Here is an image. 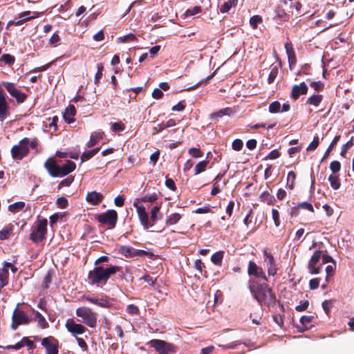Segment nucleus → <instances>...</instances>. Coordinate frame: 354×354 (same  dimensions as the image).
<instances>
[{
	"mask_svg": "<svg viewBox=\"0 0 354 354\" xmlns=\"http://www.w3.org/2000/svg\"><path fill=\"white\" fill-rule=\"evenodd\" d=\"M248 288L253 297L261 306L266 305L270 307L276 304V295L266 282L260 283L256 279H250L248 281Z\"/></svg>",
	"mask_w": 354,
	"mask_h": 354,
	"instance_id": "f257e3e1",
	"label": "nucleus"
},
{
	"mask_svg": "<svg viewBox=\"0 0 354 354\" xmlns=\"http://www.w3.org/2000/svg\"><path fill=\"white\" fill-rule=\"evenodd\" d=\"M122 268L118 266L106 265L95 266L88 273V283L97 286L105 285L111 277L121 271Z\"/></svg>",
	"mask_w": 354,
	"mask_h": 354,
	"instance_id": "f03ea898",
	"label": "nucleus"
},
{
	"mask_svg": "<svg viewBox=\"0 0 354 354\" xmlns=\"http://www.w3.org/2000/svg\"><path fill=\"white\" fill-rule=\"evenodd\" d=\"M76 315L82 319V322L90 328H95L97 314L90 308L80 307L76 309Z\"/></svg>",
	"mask_w": 354,
	"mask_h": 354,
	"instance_id": "7ed1b4c3",
	"label": "nucleus"
},
{
	"mask_svg": "<svg viewBox=\"0 0 354 354\" xmlns=\"http://www.w3.org/2000/svg\"><path fill=\"white\" fill-rule=\"evenodd\" d=\"M147 345L153 348L158 354H171L176 352V347L162 339H153L147 342Z\"/></svg>",
	"mask_w": 354,
	"mask_h": 354,
	"instance_id": "20e7f679",
	"label": "nucleus"
},
{
	"mask_svg": "<svg viewBox=\"0 0 354 354\" xmlns=\"http://www.w3.org/2000/svg\"><path fill=\"white\" fill-rule=\"evenodd\" d=\"M322 257V250H315L310 259H309L307 265L308 272L311 274H318L323 269V264L321 258Z\"/></svg>",
	"mask_w": 354,
	"mask_h": 354,
	"instance_id": "39448f33",
	"label": "nucleus"
},
{
	"mask_svg": "<svg viewBox=\"0 0 354 354\" xmlns=\"http://www.w3.org/2000/svg\"><path fill=\"white\" fill-rule=\"evenodd\" d=\"M47 219L43 218L37 221L36 227L30 234V239L34 243H39L45 239L47 232Z\"/></svg>",
	"mask_w": 354,
	"mask_h": 354,
	"instance_id": "423d86ee",
	"label": "nucleus"
},
{
	"mask_svg": "<svg viewBox=\"0 0 354 354\" xmlns=\"http://www.w3.org/2000/svg\"><path fill=\"white\" fill-rule=\"evenodd\" d=\"M29 139H22L18 145H14L11 149L12 157L14 160H21L29 153Z\"/></svg>",
	"mask_w": 354,
	"mask_h": 354,
	"instance_id": "0eeeda50",
	"label": "nucleus"
},
{
	"mask_svg": "<svg viewBox=\"0 0 354 354\" xmlns=\"http://www.w3.org/2000/svg\"><path fill=\"white\" fill-rule=\"evenodd\" d=\"M118 218V213L114 209H109L106 212L98 214L96 216L97 221L103 225H108L109 229L115 227Z\"/></svg>",
	"mask_w": 354,
	"mask_h": 354,
	"instance_id": "6e6552de",
	"label": "nucleus"
},
{
	"mask_svg": "<svg viewBox=\"0 0 354 354\" xmlns=\"http://www.w3.org/2000/svg\"><path fill=\"white\" fill-rule=\"evenodd\" d=\"M263 262L267 269L268 276H275L279 270V266L274 256L267 250L263 252Z\"/></svg>",
	"mask_w": 354,
	"mask_h": 354,
	"instance_id": "1a4fd4ad",
	"label": "nucleus"
},
{
	"mask_svg": "<svg viewBox=\"0 0 354 354\" xmlns=\"http://www.w3.org/2000/svg\"><path fill=\"white\" fill-rule=\"evenodd\" d=\"M248 274L250 277H254L256 279H261L264 281H268V277L263 269L253 261H250L248 262Z\"/></svg>",
	"mask_w": 354,
	"mask_h": 354,
	"instance_id": "9d476101",
	"label": "nucleus"
},
{
	"mask_svg": "<svg viewBox=\"0 0 354 354\" xmlns=\"http://www.w3.org/2000/svg\"><path fill=\"white\" fill-rule=\"evenodd\" d=\"M41 345L46 348V354H58L59 341L53 336H48L41 339Z\"/></svg>",
	"mask_w": 354,
	"mask_h": 354,
	"instance_id": "9b49d317",
	"label": "nucleus"
},
{
	"mask_svg": "<svg viewBox=\"0 0 354 354\" xmlns=\"http://www.w3.org/2000/svg\"><path fill=\"white\" fill-rule=\"evenodd\" d=\"M133 205L136 207L139 220L144 229L148 230L149 227H152L153 223L149 222V214L145 207L143 205H137L136 203H134Z\"/></svg>",
	"mask_w": 354,
	"mask_h": 354,
	"instance_id": "f8f14e48",
	"label": "nucleus"
},
{
	"mask_svg": "<svg viewBox=\"0 0 354 354\" xmlns=\"http://www.w3.org/2000/svg\"><path fill=\"white\" fill-rule=\"evenodd\" d=\"M68 331L73 335H82L86 330V328L81 324H77L72 319H68L65 324Z\"/></svg>",
	"mask_w": 354,
	"mask_h": 354,
	"instance_id": "ddd939ff",
	"label": "nucleus"
},
{
	"mask_svg": "<svg viewBox=\"0 0 354 354\" xmlns=\"http://www.w3.org/2000/svg\"><path fill=\"white\" fill-rule=\"evenodd\" d=\"M9 114V106L6 102L3 90L0 88V120H3Z\"/></svg>",
	"mask_w": 354,
	"mask_h": 354,
	"instance_id": "4468645a",
	"label": "nucleus"
},
{
	"mask_svg": "<svg viewBox=\"0 0 354 354\" xmlns=\"http://www.w3.org/2000/svg\"><path fill=\"white\" fill-rule=\"evenodd\" d=\"M308 86L304 82L300 83L299 84H295L292 88L291 91V97L296 100H297L301 95H305L308 93Z\"/></svg>",
	"mask_w": 354,
	"mask_h": 354,
	"instance_id": "2eb2a0df",
	"label": "nucleus"
},
{
	"mask_svg": "<svg viewBox=\"0 0 354 354\" xmlns=\"http://www.w3.org/2000/svg\"><path fill=\"white\" fill-rule=\"evenodd\" d=\"M45 168L47 169L50 175L53 177L59 176L60 167L56 164L54 160L48 158L45 164Z\"/></svg>",
	"mask_w": 354,
	"mask_h": 354,
	"instance_id": "dca6fc26",
	"label": "nucleus"
},
{
	"mask_svg": "<svg viewBox=\"0 0 354 354\" xmlns=\"http://www.w3.org/2000/svg\"><path fill=\"white\" fill-rule=\"evenodd\" d=\"M103 199L104 196L96 191L88 192L86 196V202L93 205H97L103 201Z\"/></svg>",
	"mask_w": 354,
	"mask_h": 354,
	"instance_id": "f3484780",
	"label": "nucleus"
},
{
	"mask_svg": "<svg viewBox=\"0 0 354 354\" xmlns=\"http://www.w3.org/2000/svg\"><path fill=\"white\" fill-rule=\"evenodd\" d=\"M12 319H15L21 325L29 324L30 322V319L28 318L26 313L23 310H18L17 308H16L13 312Z\"/></svg>",
	"mask_w": 354,
	"mask_h": 354,
	"instance_id": "a211bd4d",
	"label": "nucleus"
},
{
	"mask_svg": "<svg viewBox=\"0 0 354 354\" xmlns=\"http://www.w3.org/2000/svg\"><path fill=\"white\" fill-rule=\"evenodd\" d=\"M76 114V109L74 105L69 104L63 113V118L66 122L71 124L75 121L74 116Z\"/></svg>",
	"mask_w": 354,
	"mask_h": 354,
	"instance_id": "6ab92c4d",
	"label": "nucleus"
},
{
	"mask_svg": "<svg viewBox=\"0 0 354 354\" xmlns=\"http://www.w3.org/2000/svg\"><path fill=\"white\" fill-rule=\"evenodd\" d=\"M223 176L224 174H218L214 179V185L211 191V194L212 196H216V194H218L221 192V189H223L227 183L226 182H223L221 187H220L219 185V181Z\"/></svg>",
	"mask_w": 354,
	"mask_h": 354,
	"instance_id": "aec40b11",
	"label": "nucleus"
},
{
	"mask_svg": "<svg viewBox=\"0 0 354 354\" xmlns=\"http://www.w3.org/2000/svg\"><path fill=\"white\" fill-rule=\"evenodd\" d=\"M76 168V165L71 160H68L66 164L60 167L59 176H64L73 172Z\"/></svg>",
	"mask_w": 354,
	"mask_h": 354,
	"instance_id": "412c9836",
	"label": "nucleus"
},
{
	"mask_svg": "<svg viewBox=\"0 0 354 354\" xmlns=\"http://www.w3.org/2000/svg\"><path fill=\"white\" fill-rule=\"evenodd\" d=\"M234 113L233 110L230 107H226L225 109H220L217 111L213 112L210 114V118L212 120H217L219 118H222L224 115H230Z\"/></svg>",
	"mask_w": 354,
	"mask_h": 354,
	"instance_id": "4be33fe9",
	"label": "nucleus"
},
{
	"mask_svg": "<svg viewBox=\"0 0 354 354\" xmlns=\"http://www.w3.org/2000/svg\"><path fill=\"white\" fill-rule=\"evenodd\" d=\"M314 316L313 315H303L300 318V323L302 325L301 329L299 330L301 332L307 330L311 328V326L310 325L313 320L314 319Z\"/></svg>",
	"mask_w": 354,
	"mask_h": 354,
	"instance_id": "5701e85b",
	"label": "nucleus"
},
{
	"mask_svg": "<svg viewBox=\"0 0 354 354\" xmlns=\"http://www.w3.org/2000/svg\"><path fill=\"white\" fill-rule=\"evenodd\" d=\"M136 248L130 246L121 245L118 250V252L126 258L135 257Z\"/></svg>",
	"mask_w": 354,
	"mask_h": 354,
	"instance_id": "b1692460",
	"label": "nucleus"
},
{
	"mask_svg": "<svg viewBox=\"0 0 354 354\" xmlns=\"http://www.w3.org/2000/svg\"><path fill=\"white\" fill-rule=\"evenodd\" d=\"M35 317L34 319L37 322L38 326L42 328H46L48 327V323L44 318V317L38 311L33 310Z\"/></svg>",
	"mask_w": 354,
	"mask_h": 354,
	"instance_id": "393cba45",
	"label": "nucleus"
},
{
	"mask_svg": "<svg viewBox=\"0 0 354 354\" xmlns=\"http://www.w3.org/2000/svg\"><path fill=\"white\" fill-rule=\"evenodd\" d=\"M182 218V215L179 213H173L169 214L166 221L165 225L169 227L173 225L176 224Z\"/></svg>",
	"mask_w": 354,
	"mask_h": 354,
	"instance_id": "a878e982",
	"label": "nucleus"
},
{
	"mask_svg": "<svg viewBox=\"0 0 354 354\" xmlns=\"http://www.w3.org/2000/svg\"><path fill=\"white\" fill-rule=\"evenodd\" d=\"M238 4V0H227L225 1L220 7V11L222 13H226L232 7H236Z\"/></svg>",
	"mask_w": 354,
	"mask_h": 354,
	"instance_id": "bb28decb",
	"label": "nucleus"
},
{
	"mask_svg": "<svg viewBox=\"0 0 354 354\" xmlns=\"http://www.w3.org/2000/svg\"><path fill=\"white\" fill-rule=\"evenodd\" d=\"M14 225L9 224L0 231V240H6L12 234Z\"/></svg>",
	"mask_w": 354,
	"mask_h": 354,
	"instance_id": "cd10ccee",
	"label": "nucleus"
},
{
	"mask_svg": "<svg viewBox=\"0 0 354 354\" xmlns=\"http://www.w3.org/2000/svg\"><path fill=\"white\" fill-rule=\"evenodd\" d=\"M223 257H224V252L218 251V252L214 253L212 255L211 261L214 265L218 266H221Z\"/></svg>",
	"mask_w": 354,
	"mask_h": 354,
	"instance_id": "c85d7f7f",
	"label": "nucleus"
},
{
	"mask_svg": "<svg viewBox=\"0 0 354 354\" xmlns=\"http://www.w3.org/2000/svg\"><path fill=\"white\" fill-rule=\"evenodd\" d=\"M160 207L156 205L153 207L151 210L150 219L152 221L153 225L158 220L162 218V214L160 213Z\"/></svg>",
	"mask_w": 354,
	"mask_h": 354,
	"instance_id": "c756f323",
	"label": "nucleus"
},
{
	"mask_svg": "<svg viewBox=\"0 0 354 354\" xmlns=\"http://www.w3.org/2000/svg\"><path fill=\"white\" fill-rule=\"evenodd\" d=\"M260 199L262 202H264L270 205H273L275 202L274 196L266 191L261 194Z\"/></svg>",
	"mask_w": 354,
	"mask_h": 354,
	"instance_id": "7c9ffc66",
	"label": "nucleus"
},
{
	"mask_svg": "<svg viewBox=\"0 0 354 354\" xmlns=\"http://www.w3.org/2000/svg\"><path fill=\"white\" fill-rule=\"evenodd\" d=\"M100 148L97 147L92 150H89L88 151H84L81 156L82 162L88 160L89 159L93 158L95 154H97L98 153V151H100Z\"/></svg>",
	"mask_w": 354,
	"mask_h": 354,
	"instance_id": "2f4dec72",
	"label": "nucleus"
},
{
	"mask_svg": "<svg viewBox=\"0 0 354 354\" xmlns=\"http://www.w3.org/2000/svg\"><path fill=\"white\" fill-rule=\"evenodd\" d=\"M1 84L12 97L19 89L12 82H3Z\"/></svg>",
	"mask_w": 354,
	"mask_h": 354,
	"instance_id": "473e14b6",
	"label": "nucleus"
},
{
	"mask_svg": "<svg viewBox=\"0 0 354 354\" xmlns=\"http://www.w3.org/2000/svg\"><path fill=\"white\" fill-rule=\"evenodd\" d=\"M328 181L333 189H338L341 186V183L338 176L330 175L328 177Z\"/></svg>",
	"mask_w": 354,
	"mask_h": 354,
	"instance_id": "72a5a7b5",
	"label": "nucleus"
},
{
	"mask_svg": "<svg viewBox=\"0 0 354 354\" xmlns=\"http://www.w3.org/2000/svg\"><path fill=\"white\" fill-rule=\"evenodd\" d=\"M279 73V68L277 65H272L270 66V72L268 75V84H272L276 79Z\"/></svg>",
	"mask_w": 354,
	"mask_h": 354,
	"instance_id": "f704fd0d",
	"label": "nucleus"
},
{
	"mask_svg": "<svg viewBox=\"0 0 354 354\" xmlns=\"http://www.w3.org/2000/svg\"><path fill=\"white\" fill-rule=\"evenodd\" d=\"M335 268H336V263L333 264V265H328L326 267V269H325L326 273V281L327 283L330 282V279L333 277V275L335 274Z\"/></svg>",
	"mask_w": 354,
	"mask_h": 354,
	"instance_id": "c9c22d12",
	"label": "nucleus"
},
{
	"mask_svg": "<svg viewBox=\"0 0 354 354\" xmlns=\"http://www.w3.org/2000/svg\"><path fill=\"white\" fill-rule=\"evenodd\" d=\"M322 98L323 97L322 95H313L308 97V99L306 101V103L317 106L322 102Z\"/></svg>",
	"mask_w": 354,
	"mask_h": 354,
	"instance_id": "e433bc0d",
	"label": "nucleus"
},
{
	"mask_svg": "<svg viewBox=\"0 0 354 354\" xmlns=\"http://www.w3.org/2000/svg\"><path fill=\"white\" fill-rule=\"evenodd\" d=\"M25 207V203L20 201L11 204L8 206V210L12 213L21 210Z\"/></svg>",
	"mask_w": 354,
	"mask_h": 354,
	"instance_id": "4c0bfd02",
	"label": "nucleus"
},
{
	"mask_svg": "<svg viewBox=\"0 0 354 354\" xmlns=\"http://www.w3.org/2000/svg\"><path fill=\"white\" fill-rule=\"evenodd\" d=\"M208 161L207 160H202L196 164L195 166V175L200 174L201 173L205 171L206 167L208 164Z\"/></svg>",
	"mask_w": 354,
	"mask_h": 354,
	"instance_id": "58836bf2",
	"label": "nucleus"
},
{
	"mask_svg": "<svg viewBox=\"0 0 354 354\" xmlns=\"http://www.w3.org/2000/svg\"><path fill=\"white\" fill-rule=\"evenodd\" d=\"M97 71L95 75L94 83H95V84L98 85L100 80L102 77V72L104 71L103 64L102 63L97 64Z\"/></svg>",
	"mask_w": 354,
	"mask_h": 354,
	"instance_id": "ea45409f",
	"label": "nucleus"
},
{
	"mask_svg": "<svg viewBox=\"0 0 354 354\" xmlns=\"http://www.w3.org/2000/svg\"><path fill=\"white\" fill-rule=\"evenodd\" d=\"M339 138H340V136H336L333 138V140H332V142L330 144L329 147H328V149L325 151L322 160H324L326 158H328V156H329L330 153L331 152L333 148L337 145V143L339 141Z\"/></svg>",
	"mask_w": 354,
	"mask_h": 354,
	"instance_id": "a19ab883",
	"label": "nucleus"
},
{
	"mask_svg": "<svg viewBox=\"0 0 354 354\" xmlns=\"http://www.w3.org/2000/svg\"><path fill=\"white\" fill-rule=\"evenodd\" d=\"M0 61L3 62L6 64L11 66L15 63V57L13 55H11L10 54H3L1 57Z\"/></svg>",
	"mask_w": 354,
	"mask_h": 354,
	"instance_id": "79ce46f5",
	"label": "nucleus"
},
{
	"mask_svg": "<svg viewBox=\"0 0 354 354\" xmlns=\"http://www.w3.org/2000/svg\"><path fill=\"white\" fill-rule=\"evenodd\" d=\"M12 97L16 99L17 103L21 104L26 101L28 96L25 93H23L18 89Z\"/></svg>",
	"mask_w": 354,
	"mask_h": 354,
	"instance_id": "37998d69",
	"label": "nucleus"
},
{
	"mask_svg": "<svg viewBox=\"0 0 354 354\" xmlns=\"http://www.w3.org/2000/svg\"><path fill=\"white\" fill-rule=\"evenodd\" d=\"M269 111L271 113H281V104L278 101H274L269 105Z\"/></svg>",
	"mask_w": 354,
	"mask_h": 354,
	"instance_id": "c03bdc74",
	"label": "nucleus"
},
{
	"mask_svg": "<svg viewBox=\"0 0 354 354\" xmlns=\"http://www.w3.org/2000/svg\"><path fill=\"white\" fill-rule=\"evenodd\" d=\"M101 139H102L101 134H91V138L86 145L88 147H92L95 146Z\"/></svg>",
	"mask_w": 354,
	"mask_h": 354,
	"instance_id": "a18cd8bd",
	"label": "nucleus"
},
{
	"mask_svg": "<svg viewBox=\"0 0 354 354\" xmlns=\"http://www.w3.org/2000/svg\"><path fill=\"white\" fill-rule=\"evenodd\" d=\"M321 260L323 265L327 263H333V264H335L336 263L334 259L327 254L326 250H322V257L321 258Z\"/></svg>",
	"mask_w": 354,
	"mask_h": 354,
	"instance_id": "49530a36",
	"label": "nucleus"
},
{
	"mask_svg": "<svg viewBox=\"0 0 354 354\" xmlns=\"http://www.w3.org/2000/svg\"><path fill=\"white\" fill-rule=\"evenodd\" d=\"M158 199V195L156 193H153L151 194H146L143 197H142L140 200V201L146 203V202H150L153 203L156 201Z\"/></svg>",
	"mask_w": 354,
	"mask_h": 354,
	"instance_id": "de8ad7c7",
	"label": "nucleus"
},
{
	"mask_svg": "<svg viewBox=\"0 0 354 354\" xmlns=\"http://www.w3.org/2000/svg\"><path fill=\"white\" fill-rule=\"evenodd\" d=\"M262 21V17L260 15H254L250 19V24L253 29H256L258 24Z\"/></svg>",
	"mask_w": 354,
	"mask_h": 354,
	"instance_id": "09e8293b",
	"label": "nucleus"
},
{
	"mask_svg": "<svg viewBox=\"0 0 354 354\" xmlns=\"http://www.w3.org/2000/svg\"><path fill=\"white\" fill-rule=\"evenodd\" d=\"M8 271L6 268H0V282H3L4 284L8 283Z\"/></svg>",
	"mask_w": 354,
	"mask_h": 354,
	"instance_id": "8fccbe9b",
	"label": "nucleus"
},
{
	"mask_svg": "<svg viewBox=\"0 0 354 354\" xmlns=\"http://www.w3.org/2000/svg\"><path fill=\"white\" fill-rule=\"evenodd\" d=\"M319 144V139L318 136H315L313 141L310 143V145L306 148L308 151H315Z\"/></svg>",
	"mask_w": 354,
	"mask_h": 354,
	"instance_id": "3c124183",
	"label": "nucleus"
},
{
	"mask_svg": "<svg viewBox=\"0 0 354 354\" xmlns=\"http://www.w3.org/2000/svg\"><path fill=\"white\" fill-rule=\"evenodd\" d=\"M22 343L24 344V346H26L28 347V350H33L36 347L35 343L32 341H31L28 337H24L22 338Z\"/></svg>",
	"mask_w": 354,
	"mask_h": 354,
	"instance_id": "603ef678",
	"label": "nucleus"
},
{
	"mask_svg": "<svg viewBox=\"0 0 354 354\" xmlns=\"http://www.w3.org/2000/svg\"><path fill=\"white\" fill-rule=\"evenodd\" d=\"M353 137L351 138L349 141H348L345 145H343L340 155L343 157H345L347 150L354 145L353 141Z\"/></svg>",
	"mask_w": 354,
	"mask_h": 354,
	"instance_id": "864d4df0",
	"label": "nucleus"
},
{
	"mask_svg": "<svg viewBox=\"0 0 354 354\" xmlns=\"http://www.w3.org/2000/svg\"><path fill=\"white\" fill-rule=\"evenodd\" d=\"M189 153L193 157V158H201L203 156V153L201 151L200 149L198 148H190L189 149Z\"/></svg>",
	"mask_w": 354,
	"mask_h": 354,
	"instance_id": "5fc2aeb1",
	"label": "nucleus"
},
{
	"mask_svg": "<svg viewBox=\"0 0 354 354\" xmlns=\"http://www.w3.org/2000/svg\"><path fill=\"white\" fill-rule=\"evenodd\" d=\"M276 16L283 21H286L289 19V16L283 9H277L276 10Z\"/></svg>",
	"mask_w": 354,
	"mask_h": 354,
	"instance_id": "6e6d98bb",
	"label": "nucleus"
},
{
	"mask_svg": "<svg viewBox=\"0 0 354 354\" xmlns=\"http://www.w3.org/2000/svg\"><path fill=\"white\" fill-rule=\"evenodd\" d=\"M309 306V301L308 300L301 301L299 304L295 307V310L298 312L306 310Z\"/></svg>",
	"mask_w": 354,
	"mask_h": 354,
	"instance_id": "4d7b16f0",
	"label": "nucleus"
},
{
	"mask_svg": "<svg viewBox=\"0 0 354 354\" xmlns=\"http://www.w3.org/2000/svg\"><path fill=\"white\" fill-rule=\"evenodd\" d=\"M310 86L318 92L323 91L324 88V85L321 81L312 82L310 83Z\"/></svg>",
	"mask_w": 354,
	"mask_h": 354,
	"instance_id": "13d9d810",
	"label": "nucleus"
},
{
	"mask_svg": "<svg viewBox=\"0 0 354 354\" xmlns=\"http://www.w3.org/2000/svg\"><path fill=\"white\" fill-rule=\"evenodd\" d=\"M272 219L274 220V225L276 227H279L280 225V219H279V212L276 209H272Z\"/></svg>",
	"mask_w": 354,
	"mask_h": 354,
	"instance_id": "bf43d9fd",
	"label": "nucleus"
},
{
	"mask_svg": "<svg viewBox=\"0 0 354 354\" xmlns=\"http://www.w3.org/2000/svg\"><path fill=\"white\" fill-rule=\"evenodd\" d=\"M330 169L333 173H337L341 169V164L339 161L333 160L330 164Z\"/></svg>",
	"mask_w": 354,
	"mask_h": 354,
	"instance_id": "052dcab7",
	"label": "nucleus"
},
{
	"mask_svg": "<svg viewBox=\"0 0 354 354\" xmlns=\"http://www.w3.org/2000/svg\"><path fill=\"white\" fill-rule=\"evenodd\" d=\"M320 278H313L309 281V287L310 290H315L318 288L320 283Z\"/></svg>",
	"mask_w": 354,
	"mask_h": 354,
	"instance_id": "680f3d73",
	"label": "nucleus"
},
{
	"mask_svg": "<svg viewBox=\"0 0 354 354\" xmlns=\"http://www.w3.org/2000/svg\"><path fill=\"white\" fill-rule=\"evenodd\" d=\"M31 14L30 11H26L24 12H22L19 15V20H24V23L36 17V16H30Z\"/></svg>",
	"mask_w": 354,
	"mask_h": 354,
	"instance_id": "e2e57ef3",
	"label": "nucleus"
},
{
	"mask_svg": "<svg viewBox=\"0 0 354 354\" xmlns=\"http://www.w3.org/2000/svg\"><path fill=\"white\" fill-rule=\"evenodd\" d=\"M243 143L241 139H236L233 141L232 147L235 151H241L243 148Z\"/></svg>",
	"mask_w": 354,
	"mask_h": 354,
	"instance_id": "0e129e2a",
	"label": "nucleus"
},
{
	"mask_svg": "<svg viewBox=\"0 0 354 354\" xmlns=\"http://www.w3.org/2000/svg\"><path fill=\"white\" fill-rule=\"evenodd\" d=\"M57 205L62 209L66 208L68 205V200L65 197H59L57 199Z\"/></svg>",
	"mask_w": 354,
	"mask_h": 354,
	"instance_id": "69168bd1",
	"label": "nucleus"
},
{
	"mask_svg": "<svg viewBox=\"0 0 354 354\" xmlns=\"http://www.w3.org/2000/svg\"><path fill=\"white\" fill-rule=\"evenodd\" d=\"M111 130L114 132L124 130V124L121 122H114L111 124Z\"/></svg>",
	"mask_w": 354,
	"mask_h": 354,
	"instance_id": "338daca9",
	"label": "nucleus"
},
{
	"mask_svg": "<svg viewBox=\"0 0 354 354\" xmlns=\"http://www.w3.org/2000/svg\"><path fill=\"white\" fill-rule=\"evenodd\" d=\"M73 177H69V178H65L64 180H62L59 183V185H58V188L60 189L62 188V187H68L71 185V183L73 182Z\"/></svg>",
	"mask_w": 354,
	"mask_h": 354,
	"instance_id": "774afa93",
	"label": "nucleus"
}]
</instances>
